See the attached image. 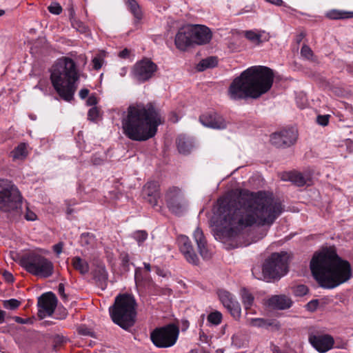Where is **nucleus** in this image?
<instances>
[{"instance_id":"52","label":"nucleus","mask_w":353,"mask_h":353,"mask_svg":"<svg viewBox=\"0 0 353 353\" xmlns=\"http://www.w3.org/2000/svg\"><path fill=\"white\" fill-rule=\"evenodd\" d=\"M97 103H98V100H97V97L94 94H92V95L89 96L86 101V103L89 106L95 105L96 104H97Z\"/></svg>"},{"instance_id":"4","label":"nucleus","mask_w":353,"mask_h":353,"mask_svg":"<svg viewBox=\"0 0 353 353\" xmlns=\"http://www.w3.org/2000/svg\"><path fill=\"white\" fill-rule=\"evenodd\" d=\"M274 77L273 70L267 66H252L232 81L228 89L230 97L234 100L257 99L270 90Z\"/></svg>"},{"instance_id":"57","label":"nucleus","mask_w":353,"mask_h":353,"mask_svg":"<svg viewBox=\"0 0 353 353\" xmlns=\"http://www.w3.org/2000/svg\"><path fill=\"white\" fill-rule=\"evenodd\" d=\"M13 319L15 321V322L21 324H26L28 323V319H24L19 316H14Z\"/></svg>"},{"instance_id":"49","label":"nucleus","mask_w":353,"mask_h":353,"mask_svg":"<svg viewBox=\"0 0 353 353\" xmlns=\"http://www.w3.org/2000/svg\"><path fill=\"white\" fill-rule=\"evenodd\" d=\"M91 161L94 165H100L104 163V159L99 157L97 154H94L92 157Z\"/></svg>"},{"instance_id":"11","label":"nucleus","mask_w":353,"mask_h":353,"mask_svg":"<svg viewBox=\"0 0 353 353\" xmlns=\"http://www.w3.org/2000/svg\"><path fill=\"white\" fill-rule=\"evenodd\" d=\"M179 329L174 323L155 328L150 333V339L153 344L159 348H167L173 346L179 337Z\"/></svg>"},{"instance_id":"28","label":"nucleus","mask_w":353,"mask_h":353,"mask_svg":"<svg viewBox=\"0 0 353 353\" xmlns=\"http://www.w3.org/2000/svg\"><path fill=\"white\" fill-rule=\"evenodd\" d=\"M72 264L74 268L81 274H85L89 272L90 266L88 263L79 256L72 258Z\"/></svg>"},{"instance_id":"55","label":"nucleus","mask_w":353,"mask_h":353,"mask_svg":"<svg viewBox=\"0 0 353 353\" xmlns=\"http://www.w3.org/2000/svg\"><path fill=\"white\" fill-rule=\"evenodd\" d=\"M130 52L128 48H125L119 53V57L121 59H127L130 56Z\"/></svg>"},{"instance_id":"48","label":"nucleus","mask_w":353,"mask_h":353,"mask_svg":"<svg viewBox=\"0 0 353 353\" xmlns=\"http://www.w3.org/2000/svg\"><path fill=\"white\" fill-rule=\"evenodd\" d=\"M24 217L26 221H36L37 219L36 214L30 210L28 207L26 208V212Z\"/></svg>"},{"instance_id":"3","label":"nucleus","mask_w":353,"mask_h":353,"mask_svg":"<svg viewBox=\"0 0 353 353\" xmlns=\"http://www.w3.org/2000/svg\"><path fill=\"white\" fill-rule=\"evenodd\" d=\"M310 269L320 286L327 289L334 288L352 276L350 263L331 249L315 253L310 261Z\"/></svg>"},{"instance_id":"43","label":"nucleus","mask_w":353,"mask_h":353,"mask_svg":"<svg viewBox=\"0 0 353 353\" xmlns=\"http://www.w3.org/2000/svg\"><path fill=\"white\" fill-rule=\"evenodd\" d=\"M133 237L141 243L147 239L148 233L145 230H137L133 233Z\"/></svg>"},{"instance_id":"46","label":"nucleus","mask_w":353,"mask_h":353,"mask_svg":"<svg viewBox=\"0 0 353 353\" xmlns=\"http://www.w3.org/2000/svg\"><path fill=\"white\" fill-rule=\"evenodd\" d=\"M330 117V116L329 114L318 115L316 117V122L322 126H326L328 125Z\"/></svg>"},{"instance_id":"41","label":"nucleus","mask_w":353,"mask_h":353,"mask_svg":"<svg viewBox=\"0 0 353 353\" xmlns=\"http://www.w3.org/2000/svg\"><path fill=\"white\" fill-rule=\"evenodd\" d=\"M99 117V108L94 106L91 108L88 112V119L91 121H96Z\"/></svg>"},{"instance_id":"30","label":"nucleus","mask_w":353,"mask_h":353,"mask_svg":"<svg viewBox=\"0 0 353 353\" xmlns=\"http://www.w3.org/2000/svg\"><path fill=\"white\" fill-rule=\"evenodd\" d=\"M218 60L216 57H209L202 59L196 65L198 71H203L208 68H212L216 66Z\"/></svg>"},{"instance_id":"34","label":"nucleus","mask_w":353,"mask_h":353,"mask_svg":"<svg viewBox=\"0 0 353 353\" xmlns=\"http://www.w3.org/2000/svg\"><path fill=\"white\" fill-rule=\"evenodd\" d=\"M292 294L296 296H303L309 292L308 288L303 284H298L291 287Z\"/></svg>"},{"instance_id":"53","label":"nucleus","mask_w":353,"mask_h":353,"mask_svg":"<svg viewBox=\"0 0 353 353\" xmlns=\"http://www.w3.org/2000/svg\"><path fill=\"white\" fill-rule=\"evenodd\" d=\"M63 245L64 244L63 242H59V243L54 245L52 247L53 251L57 255H59L62 252Z\"/></svg>"},{"instance_id":"59","label":"nucleus","mask_w":353,"mask_h":353,"mask_svg":"<svg viewBox=\"0 0 353 353\" xmlns=\"http://www.w3.org/2000/svg\"><path fill=\"white\" fill-rule=\"evenodd\" d=\"M268 2H270L275 6H281L283 3L282 0H265Z\"/></svg>"},{"instance_id":"19","label":"nucleus","mask_w":353,"mask_h":353,"mask_svg":"<svg viewBox=\"0 0 353 353\" xmlns=\"http://www.w3.org/2000/svg\"><path fill=\"white\" fill-rule=\"evenodd\" d=\"M308 339L311 345L321 353L332 349L334 343L333 337L328 334H310Z\"/></svg>"},{"instance_id":"38","label":"nucleus","mask_w":353,"mask_h":353,"mask_svg":"<svg viewBox=\"0 0 353 353\" xmlns=\"http://www.w3.org/2000/svg\"><path fill=\"white\" fill-rule=\"evenodd\" d=\"M245 37L250 41L256 43L260 44L261 41V35L260 34H256L252 30H248L245 32Z\"/></svg>"},{"instance_id":"10","label":"nucleus","mask_w":353,"mask_h":353,"mask_svg":"<svg viewBox=\"0 0 353 353\" xmlns=\"http://www.w3.org/2000/svg\"><path fill=\"white\" fill-rule=\"evenodd\" d=\"M19 265L28 273L43 278H48L54 273L53 263L34 252L24 254L19 259Z\"/></svg>"},{"instance_id":"50","label":"nucleus","mask_w":353,"mask_h":353,"mask_svg":"<svg viewBox=\"0 0 353 353\" xmlns=\"http://www.w3.org/2000/svg\"><path fill=\"white\" fill-rule=\"evenodd\" d=\"M58 292L62 299L66 301L68 299V295L65 293V285L63 283H59L58 286Z\"/></svg>"},{"instance_id":"16","label":"nucleus","mask_w":353,"mask_h":353,"mask_svg":"<svg viewBox=\"0 0 353 353\" xmlns=\"http://www.w3.org/2000/svg\"><path fill=\"white\" fill-rule=\"evenodd\" d=\"M57 298L55 294L51 292L42 294L38 299V316L40 319H44L47 316H51L54 313L57 305Z\"/></svg>"},{"instance_id":"31","label":"nucleus","mask_w":353,"mask_h":353,"mask_svg":"<svg viewBox=\"0 0 353 353\" xmlns=\"http://www.w3.org/2000/svg\"><path fill=\"white\" fill-rule=\"evenodd\" d=\"M289 179L296 185L301 187L306 184L307 179L301 172H291L289 175Z\"/></svg>"},{"instance_id":"45","label":"nucleus","mask_w":353,"mask_h":353,"mask_svg":"<svg viewBox=\"0 0 353 353\" xmlns=\"http://www.w3.org/2000/svg\"><path fill=\"white\" fill-rule=\"evenodd\" d=\"M301 54L305 58L310 59L313 56V52L309 46L304 45L301 49Z\"/></svg>"},{"instance_id":"5","label":"nucleus","mask_w":353,"mask_h":353,"mask_svg":"<svg viewBox=\"0 0 353 353\" xmlns=\"http://www.w3.org/2000/svg\"><path fill=\"white\" fill-rule=\"evenodd\" d=\"M50 72L52 85L59 96L71 101L77 88L76 82L80 77L76 62L70 57H63L52 65Z\"/></svg>"},{"instance_id":"17","label":"nucleus","mask_w":353,"mask_h":353,"mask_svg":"<svg viewBox=\"0 0 353 353\" xmlns=\"http://www.w3.org/2000/svg\"><path fill=\"white\" fill-rule=\"evenodd\" d=\"M177 242L179 250L186 261L194 265H198L199 259L190 239L185 235H180L177 238Z\"/></svg>"},{"instance_id":"39","label":"nucleus","mask_w":353,"mask_h":353,"mask_svg":"<svg viewBox=\"0 0 353 353\" xmlns=\"http://www.w3.org/2000/svg\"><path fill=\"white\" fill-rule=\"evenodd\" d=\"M250 325L254 327H267L273 325V322H269L263 319H252L250 320Z\"/></svg>"},{"instance_id":"12","label":"nucleus","mask_w":353,"mask_h":353,"mask_svg":"<svg viewBox=\"0 0 353 353\" xmlns=\"http://www.w3.org/2000/svg\"><path fill=\"white\" fill-rule=\"evenodd\" d=\"M273 222H237L242 224L243 244L249 245L263 238Z\"/></svg>"},{"instance_id":"35","label":"nucleus","mask_w":353,"mask_h":353,"mask_svg":"<svg viewBox=\"0 0 353 353\" xmlns=\"http://www.w3.org/2000/svg\"><path fill=\"white\" fill-rule=\"evenodd\" d=\"M207 319L210 323L218 325L221 323L222 314L219 311H214L210 313Z\"/></svg>"},{"instance_id":"33","label":"nucleus","mask_w":353,"mask_h":353,"mask_svg":"<svg viewBox=\"0 0 353 353\" xmlns=\"http://www.w3.org/2000/svg\"><path fill=\"white\" fill-rule=\"evenodd\" d=\"M13 159H19L25 157L26 153V145L24 143L19 144L11 152Z\"/></svg>"},{"instance_id":"64","label":"nucleus","mask_w":353,"mask_h":353,"mask_svg":"<svg viewBox=\"0 0 353 353\" xmlns=\"http://www.w3.org/2000/svg\"><path fill=\"white\" fill-rule=\"evenodd\" d=\"M144 267L148 272H150L151 270V266L149 263H144Z\"/></svg>"},{"instance_id":"32","label":"nucleus","mask_w":353,"mask_h":353,"mask_svg":"<svg viewBox=\"0 0 353 353\" xmlns=\"http://www.w3.org/2000/svg\"><path fill=\"white\" fill-rule=\"evenodd\" d=\"M241 294L243 303L244 304L245 309L248 310V308H250L252 306V305L253 303L254 296L245 288H243L241 290Z\"/></svg>"},{"instance_id":"23","label":"nucleus","mask_w":353,"mask_h":353,"mask_svg":"<svg viewBox=\"0 0 353 353\" xmlns=\"http://www.w3.org/2000/svg\"><path fill=\"white\" fill-rule=\"evenodd\" d=\"M194 239L197 244V248L200 255L204 259H209L212 257V252L208 249L207 241L204 236L203 231L197 228L193 234Z\"/></svg>"},{"instance_id":"20","label":"nucleus","mask_w":353,"mask_h":353,"mask_svg":"<svg viewBox=\"0 0 353 353\" xmlns=\"http://www.w3.org/2000/svg\"><path fill=\"white\" fill-rule=\"evenodd\" d=\"M174 44L176 48L181 51H185L188 48L194 46L190 25L179 28L175 36Z\"/></svg>"},{"instance_id":"29","label":"nucleus","mask_w":353,"mask_h":353,"mask_svg":"<svg viewBox=\"0 0 353 353\" xmlns=\"http://www.w3.org/2000/svg\"><path fill=\"white\" fill-rule=\"evenodd\" d=\"M326 17L330 19H345L353 18V12L332 10L326 13Z\"/></svg>"},{"instance_id":"7","label":"nucleus","mask_w":353,"mask_h":353,"mask_svg":"<svg viewBox=\"0 0 353 353\" xmlns=\"http://www.w3.org/2000/svg\"><path fill=\"white\" fill-rule=\"evenodd\" d=\"M289 254L285 252H275L268 257L261 268L256 265L252 269V275L267 282L279 280L288 271Z\"/></svg>"},{"instance_id":"26","label":"nucleus","mask_w":353,"mask_h":353,"mask_svg":"<svg viewBox=\"0 0 353 353\" xmlns=\"http://www.w3.org/2000/svg\"><path fill=\"white\" fill-rule=\"evenodd\" d=\"M176 143L179 152L183 154H189L193 148V144L190 139L183 134H180L177 137Z\"/></svg>"},{"instance_id":"58","label":"nucleus","mask_w":353,"mask_h":353,"mask_svg":"<svg viewBox=\"0 0 353 353\" xmlns=\"http://www.w3.org/2000/svg\"><path fill=\"white\" fill-rule=\"evenodd\" d=\"M122 264L123 266H128L129 263V256L128 254H124L121 257Z\"/></svg>"},{"instance_id":"61","label":"nucleus","mask_w":353,"mask_h":353,"mask_svg":"<svg viewBox=\"0 0 353 353\" xmlns=\"http://www.w3.org/2000/svg\"><path fill=\"white\" fill-rule=\"evenodd\" d=\"M347 72L352 76H353V65H347L346 67Z\"/></svg>"},{"instance_id":"6","label":"nucleus","mask_w":353,"mask_h":353,"mask_svg":"<svg viewBox=\"0 0 353 353\" xmlns=\"http://www.w3.org/2000/svg\"><path fill=\"white\" fill-rule=\"evenodd\" d=\"M136 306V301L132 295H118L115 298L114 305L110 307V314L113 322L124 330L133 326L137 316Z\"/></svg>"},{"instance_id":"27","label":"nucleus","mask_w":353,"mask_h":353,"mask_svg":"<svg viewBox=\"0 0 353 353\" xmlns=\"http://www.w3.org/2000/svg\"><path fill=\"white\" fill-rule=\"evenodd\" d=\"M125 3L137 22L141 21L143 18V12L138 2L136 0H125Z\"/></svg>"},{"instance_id":"44","label":"nucleus","mask_w":353,"mask_h":353,"mask_svg":"<svg viewBox=\"0 0 353 353\" xmlns=\"http://www.w3.org/2000/svg\"><path fill=\"white\" fill-rule=\"evenodd\" d=\"M49 12L52 14H59L62 12V8L58 3H52L48 8Z\"/></svg>"},{"instance_id":"8","label":"nucleus","mask_w":353,"mask_h":353,"mask_svg":"<svg viewBox=\"0 0 353 353\" xmlns=\"http://www.w3.org/2000/svg\"><path fill=\"white\" fill-rule=\"evenodd\" d=\"M210 228L215 239L221 241L227 250L243 245L242 224L237 222H210Z\"/></svg>"},{"instance_id":"47","label":"nucleus","mask_w":353,"mask_h":353,"mask_svg":"<svg viewBox=\"0 0 353 353\" xmlns=\"http://www.w3.org/2000/svg\"><path fill=\"white\" fill-rule=\"evenodd\" d=\"M103 60L101 57H99V56L95 57L92 60L93 68L96 70H99V69H101V68L102 67V65H103Z\"/></svg>"},{"instance_id":"51","label":"nucleus","mask_w":353,"mask_h":353,"mask_svg":"<svg viewBox=\"0 0 353 353\" xmlns=\"http://www.w3.org/2000/svg\"><path fill=\"white\" fill-rule=\"evenodd\" d=\"M318 305H319V301L317 299H315V300H312V301H310L307 304L306 307L308 310L314 311L317 308Z\"/></svg>"},{"instance_id":"24","label":"nucleus","mask_w":353,"mask_h":353,"mask_svg":"<svg viewBox=\"0 0 353 353\" xmlns=\"http://www.w3.org/2000/svg\"><path fill=\"white\" fill-rule=\"evenodd\" d=\"M270 307L276 310H287L292 305V301L285 295H274L268 301Z\"/></svg>"},{"instance_id":"21","label":"nucleus","mask_w":353,"mask_h":353,"mask_svg":"<svg viewBox=\"0 0 353 353\" xmlns=\"http://www.w3.org/2000/svg\"><path fill=\"white\" fill-rule=\"evenodd\" d=\"M194 45H204L210 43L212 37L210 29L204 25H190Z\"/></svg>"},{"instance_id":"36","label":"nucleus","mask_w":353,"mask_h":353,"mask_svg":"<svg viewBox=\"0 0 353 353\" xmlns=\"http://www.w3.org/2000/svg\"><path fill=\"white\" fill-rule=\"evenodd\" d=\"M231 313L232 316L235 319L239 318L241 316V307L237 301L235 300L230 304V306L226 307Z\"/></svg>"},{"instance_id":"22","label":"nucleus","mask_w":353,"mask_h":353,"mask_svg":"<svg viewBox=\"0 0 353 353\" xmlns=\"http://www.w3.org/2000/svg\"><path fill=\"white\" fill-rule=\"evenodd\" d=\"M199 121L203 125L214 129H224L227 125L224 119L213 111L201 115Z\"/></svg>"},{"instance_id":"54","label":"nucleus","mask_w":353,"mask_h":353,"mask_svg":"<svg viewBox=\"0 0 353 353\" xmlns=\"http://www.w3.org/2000/svg\"><path fill=\"white\" fill-rule=\"evenodd\" d=\"M3 276L6 281L8 283H12L14 281V276L10 272L5 271L3 274Z\"/></svg>"},{"instance_id":"60","label":"nucleus","mask_w":353,"mask_h":353,"mask_svg":"<svg viewBox=\"0 0 353 353\" xmlns=\"http://www.w3.org/2000/svg\"><path fill=\"white\" fill-rule=\"evenodd\" d=\"M6 316V312L3 310H0V324L4 322Z\"/></svg>"},{"instance_id":"2","label":"nucleus","mask_w":353,"mask_h":353,"mask_svg":"<svg viewBox=\"0 0 353 353\" xmlns=\"http://www.w3.org/2000/svg\"><path fill=\"white\" fill-rule=\"evenodd\" d=\"M164 123L161 110L155 102L139 103L128 106L121 119L123 133L134 141H145L153 138L158 126Z\"/></svg>"},{"instance_id":"9","label":"nucleus","mask_w":353,"mask_h":353,"mask_svg":"<svg viewBox=\"0 0 353 353\" xmlns=\"http://www.w3.org/2000/svg\"><path fill=\"white\" fill-rule=\"evenodd\" d=\"M23 197L18 188L8 181L0 179V210L8 217L17 219L21 215Z\"/></svg>"},{"instance_id":"42","label":"nucleus","mask_w":353,"mask_h":353,"mask_svg":"<svg viewBox=\"0 0 353 353\" xmlns=\"http://www.w3.org/2000/svg\"><path fill=\"white\" fill-rule=\"evenodd\" d=\"M80 241L82 245H91L94 242V236L89 233L82 234Z\"/></svg>"},{"instance_id":"56","label":"nucleus","mask_w":353,"mask_h":353,"mask_svg":"<svg viewBox=\"0 0 353 353\" xmlns=\"http://www.w3.org/2000/svg\"><path fill=\"white\" fill-rule=\"evenodd\" d=\"M89 92L90 91L88 89L83 88L79 91V97H81V99H84L86 97H88Z\"/></svg>"},{"instance_id":"62","label":"nucleus","mask_w":353,"mask_h":353,"mask_svg":"<svg viewBox=\"0 0 353 353\" xmlns=\"http://www.w3.org/2000/svg\"><path fill=\"white\" fill-rule=\"evenodd\" d=\"M79 59L82 61L83 65H85L87 63L86 57L84 54H81L79 56Z\"/></svg>"},{"instance_id":"40","label":"nucleus","mask_w":353,"mask_h":353,"mask_svg":"<svg viewBox=\"0 0 353 353\" xmlns=\"http://www.w3.org/2000/svg\"><path fill=\"white\" fill-rule=\"evenodd\" d=\"M3 305L5 308L13 310L17 309L21 305V302L17 299H11L3 301Z\"/></svg>"},{"instance_id":"18","label":"nucleus","mask_w":353,"mask_h":353,"mask_svg":"<svg viewBox=\"0 0 353 353\" xmlns=\"http://www.w3.org/2000/svg\"><path fill=\"white\" fill-rule=\"evenodd\" d=\"M143 199L152 207H158L160 199V185L157 181L148 182L143 188L141 193ZM161 209V206H159Z\"/></svg>"},{"instance_id":"25","label":"nucleus","mask_w":353,"mask_h":353,"mask_svg":"<svg viewBox=\"0 0 353 353\" xmlns=\"http://www.w3.org/2000/svg\"><path fill=\"white\" fill-rule=\"evenodd\" d=\"M94 279L97 285L105 290L107 287L108 274L104 265H99L94 272Z\"/></svg>"},{"instance_id":"1","label":"nucleus","mask_w":353,"mask_h":353,"mask_svg":"<svg viewBox=\"0 0 353 353\" xmlns=\"http://www.w3.org/2000/svg\"><path fill=\"white\" fill-rule=\"evenodd\" d=\"M285 206L268 191L240 190L237 196L218 199L214 214L216 221H275Z\"/></svg>"},{"instance_id":"14","label":"nucleus","mask_w":353,"mask_h":353,"mask_svg":"<svg viewBox=\"0 0 353 353\" xmlns=\"http://www.w3.org/2000/svg\"><path fill=\"white\" fill-rule=\"evenodd\" d=\"M157 70V65L150 59L145 57L133 65L132 74L137 81L143 83L151 79Z\"/></svg>"},{"instance_id":"15","label":"nucleus","mask_w":353,"mask_h":353,"mask_svg":"<svg viewBox=\"0 0 353 353\" xmlns=\"http://www.w3.org/2000/svg\"><path fill=\"white\" fill-rule=\"evenodd\" d=\"M298 139V132L294 128L281 130L270 136L271 143L276 148H286L294 145Z\"/></svg>"},{"instance_id":"37","label":"nucleus","mask_w":353,"mask_h":353,"mask_svg":"<svg viewBox=\"0 0 353 353\" xmlns=\"http://www.w3.org/2000/svg\"><path fill=\"white\" fill-rule=\"evenodd\" d=\"M219 298L225 307L230 306V304H231L234 301L232 296V294L226 291L220 292Z\"/></svg>"},{"instance_id":"63","label":"nucleus","mask_w":353,"mask_h":353,"mask_svg":"<svg viewBox=\"0 0 353 353\" xmlns=\"http://www.w3.org/2000/svg\"><path fill=\"white\" fill-rule=\"evenodd\" d=\"M172 116H173V117L171 119L173 123L177 122L178 121V118H177V116H176V113H172Z\"/></svg>"},{"instance_id":"13","label":"nucleus","mask_w":353,"mask_h":353,"mask_svg":"<svg viewBox=\"0 0 353 353\" xmlns=\"http://www.w3.org/2000/svg\"><path fill=\"white\" fill-rule=\"evenodd\" d=\"M165 199L170 211L177 215H182L188 208V201L181 190L176 186L170 188L165 194Z\"/></svg>"}]
</instances>
